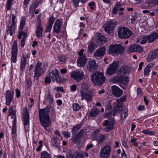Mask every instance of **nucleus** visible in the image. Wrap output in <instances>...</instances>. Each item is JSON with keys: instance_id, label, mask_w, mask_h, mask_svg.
<instances>
[{"instance_id": "8", "label": "nucleus", "mask_w": 158, "mask_h": 158, "mask_svg": "<svg viewBox=\"0 0 158 158\" xmlns=\"http://www.w3.org/2000/svg\"><path fill=\"white\" fill-rule=\"evenodd\" d=\"M126 98L125 96L122 97L119 99H117V101L118 102L115 106L114 109L113 114L114 116L116 115L118 113H121L123 109V103L122 102H124L126 100Z\"/></svg>"}, {"instance_id": "16", "label": "nucleus", "mask_w": 158, "mask_h": 158, "mask_svg": "<svg viewBox=\"0 0 158 158\" xmlns=\"http://www.w3.org/2000/svg\"><path fill=\"white\" fill-rule=\"evenodd\" d=\"M43 29L41 25V20L38 19L35 33L36 36L39 38L42 36Z\"/></svg>"}, {"instance_id": "43", "label": "nucleus", "mask_w": 158, "mask_h": 158, "mask_svg": "<svg viewBox=\"0 0 158 158\" xmlns=\"http://www.w3.org/2000/svg\"><path fill=\"white\" fill-rule=\"evenodd\" d=\"M124 10V9L123 8H119L118 7H116V6H115L112 10V14L116 15L117 14L119 10L122 11L123 10Z\"/></svg>"}, {"instance_id": "31", "label": "nucleus", "mask_w": 158, "mask_h": 158, "mask_svg": "<svg viewBox=\"0 0 158 158\" xmlns=\"http://www.w3.org/2000/svg\"><path fill=\"white\" fill-rule=\"evenodd\" d=\"M81 98L83 99H85L87 101H90L91 100L92 98V95L90 94H88L86 92L81 93Z\"/></svg>"}, {"instance_id": "28", "label": "nucleus", "mask_w": 158, "mask_h": 158, "mask_svg": "<svg viewBox=\"0 0 158 158\" xmlns=\"http://www.w3.org/2000/svg\"><path fill=\"white\" fill-rule=\"evenodd\" d=\"M89 85L87 82H83L81 85V89L80 90L81 93L87 92L89 90Z\"/></svg>"}, {"instance_id": "52", "label": "nucleus", "mask_w": 158, "mask_h": 158, "mask_svg": "<svg viewBox=\"0 0 158 158\" xmlns=\"http://www.w3.org/2000/svg\"><path fill=\"white\" fill-rule=\"evenodd\" d=\"M39 146L37 148L36 150L37 151L39 152L41 150L42 148L43 147V142L41 140H40L39 142Z\"/></svg>"}, {"instance_id": "4", "label": "nucleus", "mask_w": 158, "mask_h": 158, "mask_svg": "<svg viewBox=\"0 0 158 158\" xmlns=\"http://www.w3.org/2000/svg\"><path fill=\"white\" fill-rule=\"evenodd\" d=\"M93 82L96 85L102 84L105 81V78L102 73L96 72L92 75Z\"/></svg>"}, {"instance_id": "49", "label": "nucleus", "mask_w": 158, "mask_h": 158, "mask_svg": "<svg viewBox=\"0 0 158 158\" xmlns=\"http://www.w3.org/2000/svg\"><path fill=\"white\" fill-rule=\"evenodd\" d=\"M55 19V18L53 16H51L49 19L48 24L52 26Z\"/></svg>"}, {"instance_id": "20", "label": "nucleus", "mask_w": 158, "mask_h": 158, "mask_svg": "<svg viewBox=\"0 0 158 158\" xmlns=\"http://www.w3.org/2000/svg\"><path fill=\"white\" fill-rule=\"evenodd\" d=\"M157 59H158V48L150 54L147 60L150 62Z\"/></svg>"}, {"instance_id": "34", "label": "nucleus", "mask_w": 158, "mask_h": 158, "mask_svg": "<svg viewBox=\"0 0 158 158\" xmlns=\"http://www.w3.org/2000/svg\"><path fill=\"white\" fill-rule=\"evenodd\" d=\"M153 65L151 64L147 65L144 69V76H148L150 72Z\"/></svg>"}, {"instance_id": "29", "label": "nucleus", "mask_w": 158, "mask_h": 158, "mask_svg": "<svg viewBox=\"0 0 158 158\" xmlns=\"http://www.w3.org/2000/svg\"><path fill=\"white\" fill-rule=\"evenodd\" d=\"M147 36L148 42L149 43H153L158 38V34L157 33H154L151 35Z\"/></svg>"}, {"instance_id": "47", "label": "nucleus", "mask_w": 158, "mask_h": 158, "mask_svg": "<svg viewBox=\"0 0 158 158\" xmlns=\"http://www.w3.org/2000/svg\"><path fill=\"white\" fill-rule=\"evenodd\" d=\"M73 109L74 111H78L80 109V107L79 104L75 103L73 105Z\"/></svg>"}, {"instance_id": "46", "label": "nucleus", "mask_w": 158, "mask_h": 158, "mask_svg": "<svg viewBox=\"0 0 158 158\" xmlns=\"http://www.w3.org/2000/svg\"><path fill=\"white\" fill-rule=\"evenodd\" d=\"M128 110L127 109H125L124 112L121 115V121L122 120H123L127 118L128 116Z\"/></svg>"}, {"instance_id": "64", "label": "nucleus", "mask_w": 158, "mask_h": 158, "mask_svg": "<svg viewBox=\"0 0 158 158\" xmlns=\"http://www.w3.org/2000/svg\"><path fill=\"white\" fill-rule=\"evenodd\" d=\"M137 19V16L135 15H132V17L131 18V23H135V20Z\"/></svg>"}, {"instance_id": "15", "label": "nucleus", "mask_w": 158, "mask_h": 158, "mask_svg": "<svg viewBox=\"0 0 158 158\" xmlns=\"http://www.w3.org/2000/svg\"><path fill=\"white\" fill-rule=\"evenodd\" d=\"M49 76L51 78L52 81L54 82L61 77L59 71L56 69H53L49 73Z\"/></svg>"}, {"instance_id": "56", "label": "nucleus", "mask_w": 158, "mask_h": 158, "mask_svg": "<svg viewBox=\"0 0 158 158\" xmlns=\"http://www.w3.org/2000/svg\"><path fill=\"white\" fill-rule=\"evenodd\" d=\"M52 25L48 24V25L46 29L45 32H50L52 30Z\"/></svg>"}, {"instance_id": "17", "label": "nucleus", "mask_w": 158, "mask_h": 158, "mask_svg": "<svg viewBox=\"0 0 158 158\" xmlns=\"http://www.w3.org/2000/svg\"><path fill=\"white\" fill-rule=\"evenodd\" d=\"M115 25L112 21L108 22L104 26L105 31L107 33L111 32Z\"/></svg>"}, {"instance_id": "12", "label": "nucleus", "mask_w": 158, "mask_h": 158, "mask_svg": "<svg viewBox=\"0 0 158 158\" xmlns=\"http://www.w3.org/2000/svg\"><path fill=\"white\" fill-rule=\"evenodd\" d=\"M111 148L108 145H106L101 149L100 152L101 158H108L110 156Z\"/></svg>"}, {"instance_id": "60", "label": "nucleus", "mask_w": 158, "mask_h": 158, "mask_svg": "<svg viewBox=\"0 0 158 158\" xmlns=\"http://www.w3.org/2000/svg\"><path fill=\"white\" fill-rule=\"evenodd\" d=\"M26 39H22L21 42V46L23 48L25 45Z\"/></svg>"}, {"instance_id": "25", "label": "nucleus", "mask_w": 158, "mask_h": 158, "mask_svg": "<svg viewBox=\"0 0 158 158\" xmlns=\"http://www.w3.org/2000/svg\"><path fill=\"white\" fill-rule=\"evenodd\" d=\"M16 107V106L15 105L14 106H11L10 107L9 110V114L11 116L12 118H14V120L15 118V120L16 119V111L15 110Z\"/></svg>"}, {"instance_id": "7", "label": "nucleus", "mask_w": 158, "mask_h": 158, "mask_svg": "<svg viewBox=\"0 0 158 158\" xmlns=\"http://www.w3.org/2000/svg\"><path fill=\"white\" fill-rule=\"evenodd\" d=\"M18 44L17 41L15 40L13 43L12 48L11 50V62L15 63L17 61L18 56Z\"/></svg>"}, {"instance_id": "40", "label": "nucleus", "mask_w": 158, "mask_h": 158, "mask_svg": "<svg viewBox=\"0 0 158 158\" xmlns=\"http://www.w3.org/2000/svg\"><path fill=\"white\" fill-rule=\"evenodd\" d=\"M83 3H85L87 2V0H73V5L74 7H77L79 5L80 2Z\"/></svg>"}, {"instance_id": "10", "label": "nucleus", "mask_w": 158, "mask_h": 158, "mask_svg": "<svg viewBox=\"0 0 158 158\" xmlns=\"http://www.w3.org/2000/svg\"><path fill=\"white\" fill-rule=\"evenodd\" d=\"M84 72L80 70L72 72L71 73V77L78 82L80 81L83 79Z\"/></svg>"}, {"instance_id": "9", "label": "nucleus", "mask_w": 158, "mask_h": 158, "mask_svg": "<svg viewBox=\"0 0 158 158\" xmlns=\"http://www.w3.org/2000/svg\"><path fill=\"white\" fill-rule=\"evenodd\" d=\"M119 62L118 61L113 62L107 68L106 71V73L111 75L115 73L117 70L119 66Z\"/></svg>"}, {"instance_id": "6", "label": "nucleus", "mask_w": 158, "mask_h": 158, "mask_svg": "<svg viewBox=\"0 0 158 158\" xmlns=\"http://www.w3.org/2000/svg\"><path fill=\"white\" fill-rule=\"evenodd\" d=\"M84 50L81 49L78 52L79 57L77 60V65L81 67H84L87 61L85 55L83 53Z\"/></svg>"}, {"instance_id": "59", "label": "nucleus", "mask_w": 158, "mask_h": 158, "mask_svg": "<svg viewBox=\"0 0 158 158\" xmlns=\"http://www.w3.org/2000/svg\"><path fill=\"white\" fill-rule=\"evenodd\" d=\"M51 80H52L51 78L49 76L47 77H45V82L46 83H49L50 82Z\"/></svg>"}, {"instance_id": "45", "label": "nucleus", "mask_w": 158, "mask_h": 158, "mask_svg": "<svg viewBox=\"0 0 158 158\" xmlns=\"http://www.w3.org/2000/svg\"><path fill=\"white\" fill-rule=\"evenodd\" d=\"M125 1V0H118L115 6L119 8H121V7L124 4Z\"/></svg>"}, {"instance_id": "42", "label": "nucleus", "mask_w": 158, "mask_h": 158, "mask_svg": "<svg viewBox=\"0 0 158 158\" xmlns=\"http://www.w3.org/2000/svg\"><path fill=\"white\" fill-rule=\"evenodd\" d=\"M41 158H51V156L47 152L44 151L41 153Z\"/></svg>"}, {"instance_id": "5", "label": "nucleus", "mask_w": 158, "mask_h": 158, "mask_svg": "<svg viewBox=\"0 0 158 158\" xmlns=\"http://www.w3.org/2000/svg\"><path fill=\"white\" fill-rule=\"evenodd\" d=\"M133 34L132 31L126 27H122L118 32V36L120 38L127 39Z\"/></svg>"}, {"instance_id": "21", "label": "nucleus", "mask_w": 158, "mask_h": 158, "mask_svg": "<svg viewBox=\"0 0 158 158\" xmlns=\"http://www.w3.org/2000/svg\"><path fill=\"white\" fill-rule=\"evenodd\" d=\"M98 66L96 62L94 60H89L88 62L87 69L88 70L91 72L97 69Z\"/></svg>"}, {"instance_id": "41", "label": "nucleus", "mask_w": 158, "mask_h": 158, "mask_svg": "<svg viewBox=\"0 0 158 158\" xmlns=\"http://www.w3.org/2000/svg\"><path fill=\"white\" fill-rule=\"evenodd\" d=\"M94 44L92 42L90 43L88 46V51L90 53H92L94 50Z\"/></svg>"}, {"instance_id": "24", "label": "nucleus", "mask_w": 158, "mask_h": 158, "mask_svg": "<svg viewBox=\"0 0 158 158\" xmlns=\"http://www.w3.org/2000/svg\"><path fill=\"white\" fill-rule=\"evenodd\" d=\"M45 101L46 102L48 103L50 105L52 104L53 103L54 98L50 92H49L45 94Z\"/></svg>"}, {"instance_id": "48", "label": "nucleus", "mask_w": 158, "mask_h": 158, "mask_svg": "<svg viewBox=\"0 0 158 158\" xmlns=\"http://www.w3.org/2000/svg\"><path fill=\"white\" fill-rule=\"evenodd\" d=\"M148 42V39L147 36H146L143 37L141 40L140 43V44H143Z\"/></svg>"}, {"instance_id": "61", "label": "nucleus", "mask_w": 158, "mask_h": 158, "mask_svg": "<svg viewBox=\"0 0 158 158\" xmlns=\"http://www.w3.org/2000/svg\"><path fill=\"white\" fill-rule=\"evenodd\" d=\"M31 0H24V3H23V5H24V8H27V6L29 2Z\"/></svg>"}, {"instance_id": "32", "label": "nucleus", "mask_w": 158, "mask_h": 158, "mask_svg": "<svg viewBox=\"0 0 158 158\" xmlns=\"http://www.w3.org/2000/svg\"><path fill=\"white\" fill-rule=\"evenodd\" d=\"M27 63V58L25 57L22 58L20 62V69L21 70H23L24 69L26 64Z\"/></svg>"}, {"instance_id": "11", "label": "nucleus", "mask_w": 158, "mask_h": 158, "mask_svg": "<svg viewBox=\"0 0 158 158\" xmlns=\"http://www.w3.org/2000/svg\"><path fill=\"white\" fill-rule=\"evenodd\" d=\"M122 47L117 44L111 45L109 48L110 52L112 55L118 54L122 51Z\"/></svg>"}, {"instance_id": "37", "label": "nucleus", "mask_w": 158, "mask_h": 158, "mask_svg": "<svg viewBox=\"0 0 158 158\" xmlns=\"http://www.w3.org/2000/svg\"><path fill=\"white\" fill-rule=\"evenodd\" d=\"M146 4H148V6H152L158 5V0H151L150 1L146 2Z\"/></svg>"}, {"instance_id": "55", "label": "nucleus", "mask_w": 158, "mask_h": 158, "mask_svg": "<svg viewBox=\"0 0 158 158\" xmlns=\"http://www.w3.org/2000/svg\"><path fill=\"white\" fill-rule=\"evenodd\" d=\"M12 3L7 2L6 3V9L7 10H9L11 9Z\"/></svg>"}, {"instance_id": "57", "label": "nucleus", "mask_w": 158, "mask_h": 158, "mask_svg": "<svg viewBox=\"0 0 158 158\" xmlns=\"http://www.w3.org/2000/svg\"><path fill=\"white\" fill-rule=\"evenodd\" d=\"M73 140L74 143H78L80 142V138L77 136L73 138Z\"/></svg>"}, {"instance_id": "14", "label": "nucleus", "mask_w": 158, "mask_h": 158, "mask_svg": "<svg viewBox=\"0 0 158 158\" xmlns=\"http://www.w3.org/2000/svg\"><path fill=\"white\" fill-rule=\"evenodd\" d=\"M14 92L7 90L6 92L5 98L6 99V104L10 106L11 102H13L14 99Z\"/></svg>"}, {"instance_id": "2", "label": "nucleus", "mask_w": 158, "mask_h": 158, "mask_svg": "<svg viewBox=\"0 0 158 158\" xmlns=\"http://www.w3.org/2000/svg\"><path fill=\"white\" fill-rule=\"evenodd\" d=\"M41 65L42 63L40 61H38L36 65L34 76L37 80H38L40 77L44 73L47 67V64L43 65V67H41Z\"/></svg>"}, {"instance_id": "3", "label": "nucleus", "mask_w": 158, "mask_h": 158, "mask_svg": "<svg viewBox=\"0 0 158 158\" xmlns=\"http://www.w3.org/2000/svg\"><path fill=\"white\" fill-rule=\"evenodd\" d=\"M11 21H10L9 24L7 28V33L10 35L12 36L13 33L15 32L17 21L16 17L14 14L10 15Z\"/></svg>"}, {"instance_id": "38", "label": "nucleus", "mask_w": 158, "mask_h": 158, "mask_svg": "<svg viewBox=\"0 0 158 158\" xmlns=\"http://www.w3.org/2000/svg\"><path fill=\"white\" fill-rule=\"evenodd\" d=\"M26 23V18L25 17H22L20 20V29L22 30L23 28L24 27Z\"/></svg>"}, {"instance_id": "44", "label": "nucleus", "mask_w": 158, "mask_h": 158, "mask_svg": "<svg viewBox=\"0 0 158 158\" xmlns=\"http://www.w3.org/2000/svg\"><path fill=\"white\" fill-rule=\"evenodd\" d=\"M81 125L80 124H77L75 126H74L72 129V133H76L77 131L80 128Z\"/></svg>"}, {"instance_id": "51", "label": "nucleus", "mask_w": 158, "mask_h": 158, "mask_svg": "<svg viewBox=\"0 0 158 158\" xmlns=\"http://www.w3.org/2000/svg\"><path fill=\"white\" fill-rule=\"evenodd\" d=\"M64 136L66 138H69L70 137V133L68 131H64L63 133Z\"/></svg>"}, {"instance_id": "58", "label": "nucleus", "mask_w": 158, "mask_h": 158, "mask_svg": "<svg viewBox=\"0 0 158 158\" xmlns=\"http://www.w3.org/2000/svg\"><path fill=\"white\" fill-rule=\"evenodd\" d=\"M54 89L57 91H60L62 93L64 92V90L62 87H56Z\"/></svg>"}, {"instance_id": "27", "label": "nucleus", "mask_w": 158, "mask_h": 158, "mask_svg": "<svg viewBox=\"0 0 158 158\" xmlns=\"http://www.w3.org/2000/svg\"><path fill=\"white\" fill-rule=\"evenodd\" d=\"M40 1L38 0H35L30 6L29 11L30 13L34 14V11L38 6Z\"/></svg>"}, {"instance_id": "62", "label": "nucleus", "mask_w": 158, "mask_h": 158, "mask_svg": "<svg viewBox=\"0 0 158 158\" xmlns=\"http://www.w3.org/2000/svg\"><path fill=\"white\" fill-rule=\"evenodd\" d=\"M137 95L139 96H141L142 95V90L140 88H138L137 90Z\"/></svg>"}, {"instance_id": "39", "label": "nucleus", "mask_w": 158, "mask_h": 158, "mask_svg": "<svg viewBox=\"0 0 158 158\" xmlns=\"http://www.w3.org/2000/svg\"><path fill=\"white\" fill-rule=\"evenodd\" d=\"M27 37V33L23 31H21L19 34L18 36V38L19 39H20L22 38V39H26Z\"/></svg>"}, {"instance_id": "33", "label": "nucleus", "mask_w": 158, "mask_h": 158, "mask_svg": "<svg viewBox=\"0 0 158 158\" xmlns=\"http://www.w3.org/2000/svg\"><path fill=\"white\" fill-rule=\"evenodd\" d=\"M16 120H15V118L13 120V125L12 126V128L11 129V134L14 136L17 131V127H16Z\"/></svg>"}, {"instance_id": "19", "label": "nucleus", "mask_w": 158, "mask_h": 158, "mask_svg": "<svg viewBox=\"0 0 158 158\" xmlns=\"http://www.w3.org/2000/svg\"><path fill=\"white\" fill-rule=\"evenodd\" d=\"M113 94L116 97H119L122 94L123 91L118 87L113 85L111 86Z\"/></svg>"}, {"instance_id": "22", "label": "nucleus", "mask_w": 158, "mask_h": 158, "mask_svg": "<svg viewBox=\"0 0 158 158\" xmlns=\"http://www.w3.org/2000/svg\"><path fill=\"white\" fill-rule=\"evenodd\" d=\"M105 51L106 48L105 47H102L97 50L94 53V55L96 58L99 59V58L104 56L105 54Z\"/></svg>"}, {"instance_id": "35", "label": "nucleus", "mask_w": 158, "mask_h": 158, "mask_svg": "<svg viewBox=\"0 0 158 158\" xmlns=\"http://www.w3.org/2000/svg\"><path fill=\"white\" fill-rule=\"evenodd\" d=\"M95 140L99 142H102L105 139V135H99L93 137Z\"/></svg>"}, {"instance_id": "23", "label": "nucleus", "mask_w": 158, "mask_h": 158, "mask_svg": "<svg viewBox=\"0 0 158 158\" xmlns=\"http://www.w3.org/2000/svg\"><path fill=\"white\" fill-rule=\"evenodd\" d=\"M102 125L103 126H107L105 130L106 131L108 132L113 129L114 123L113 122L109 121L108 120H106L103 123Z\"/></svg>"}, {"instance_id": "53", "label": "nucleus", "mask_w": 158, "mask_h": 158, "mask_svg": "<svg viewBox=\"0 0 158 158\" xmlns=\"http://www.w3.org/2000/svg\"><path fill=\"white\" fill-rule=\"evenodd\" d=\"M76 157L77 158H84L83 155V152L80 151L77 153Z\"/></svg>"}, {"instance_id": "18", "label": "nucleus", "mask_w": 158, "mask_h": 158, "mask_svg": "<svg viewBox=\"0 0 158 158\" xmlns=\"http://www.w3.org/2000/svg\"><path fill=\"white\" fill-rule=\"evenodd\" d=\"M129 51L130 52H136L139 53L143 52V48L140 45L135 44L134 45L129 48Z\"/></svg>"}, {"instance_id": "30", "label": "nucleus", "mask_w": 158, "mask_h": 158, "mask_svg": "<svg viewBox=\"0 0 158 158\" xmlns=\"http://www.w3.org/2000/svg\"><path fill=\"white\" fill-rule=\"evenodd\" d=\"M100 111L97 108L94 107L89 112V116L90 117H95L97 116L99 113Z\"/></svg>"}, {"instance_id": "13", "label": "nucleus", "mask_w": 158, "mask_h": 158, "mask_svg": "<svg viewBox=\"0 0 158 158\" xmlns=\"http://www.w3.org/2000/svg\"><path fill=\"white\" fill-rule=\"evenodd\" d=\"M62 25V22L60 19L56 20L53 27V32L57 34H59L61 31Z\"/></svg>"}, {"instance_id": "63", "label": "nucleus", "mask_w": 158, "mask_h": 158, "mask_svg": "<svg viewBox=\"0 0 158 158\" xmlns=\"http://www.w3.org/2000/svg\"><path fill=\"white\" fill-rule=\"evenodd\" d=\"M95 3L93 2H92L89 3V5L90 7V8L92 10H93L94 9V6L95 5Z\"/></svg>"}, {"instance_id": "36", "label": "nucleus", "mask_w": 158, "mask_h": 158, "mask_svg": "<svg viewBox=\"0 0 158 158\" xmlns=\"http://www.w3.org/2000/svg\"><path fill=\"white\" fill-rule=\"evenodd\" d=\"M119 81L123 84H126L129 81V78L127 77L124 76L120 77L119 79Z\"/></svg>"}, {"instance_id": "54", "label": "nucleus", "mask_w": 158, "mask_h": 158, "mask_svg": "<svg viewBox=\"0 0 158 158\" xmlns=\"http://www.w3.org/2000/svg\"><path fill=\"white\" fill-rule=\"evenodd\" d=\"M77 86L76 85H73L71 86L70 90L72 92H75L76 90Z\"/></svg>"}, {"instance_id": "26", "label": "nucleus", "mask_w": 158, "mask_h": 158, "mask_svg": "<svg viewBox=\"0 0 158 158\" xmlns=\"http://www.w3.org/2000/svg\"><path fill=\"white\" fill-rule=\"evenodd\" d=\"M130 72L129 68L126 65H123L121 66L119 69L118 72L121 74L123 75L126 74H129Z\"/></svg>"}, {"instance_id": "1", "label": "nucleus", "mask_w": 158, "mask_h": 158, "mask_svg": "<svg viewBox=\"0 0 158 158\" xmlns=\"http://www.w3.org/2000/svg\"><path fill=\"white\" fill-rule=\"evenodd\" d=\"M51 108L47 107L40 110L39 118L41 125L44 129L47 128L51 124V119L49 113Z\"/></svg>"}, {"instance_id": "50", "label": "nucleus", "mask_w": 158, "mask_h": 158, "mask_svg": "<svg viewBox=\"0 0 158 158\" xmlns=\"http://www.w3.org/2000/svg\"><path fill=\"white\" fill-rule=\"evenodd\" d=\"M59 60L61 62H65L66 60V59L65 56H59L58 58Z\"/></svg>"}]
</instances>
